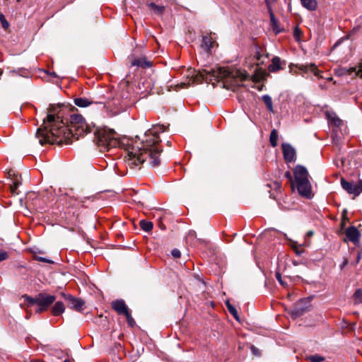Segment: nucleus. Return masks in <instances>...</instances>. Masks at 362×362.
<instances>
[{
	"instance_id": "f257e3e1",
	"label": "nucleus",
	"mask_w": 362,
	"mask_h": 362,
	"mask_svg": "<svg viewBox=\"0 0 362 362\" xmlns=\"http://www.w3.org/2000/svg\"><path fill=\"white\" fill-rule=\"evenodd\" d=\"M160 137H94L93 142L100 151L119 147L128 151L127 164L131 168L139 166L147 159L152 167L160 165L163 149Z\"/></svg>"
},
{
	"instance_id": "f03ea898",
	"label": "nucleus",
	"mask_w": 362,
	"mask_h": 362,
	"mask_svg": "<svg viewBox=\"0 0 362 362\" xmlns=\"http://www.w3.org/2000/svg\"><path fill=\"white\" fill-rule=\"evenodd\" d=\"M42 127L46 133L42 134L40 136H59V134L66 129L65 122L62 119V116L57 110L54 105H49L47 109V115L43 119Z\"/></svg>"
},
{
	"instance_id": "7ed1b4c3",
	"label": "nucleus",
	"mask_w": 362,
	"mask_h": 362,
	"mask_svg": "<svg viewBox=\"0 0 362 362\" xmlns=\"http://www.w3.org/2000/svg\"><path fill=\"white\" fill-rule=\"evenodd\" d=\"M66 129L59 134L65 136H83L92 132V128L87 124L81 115L73 114L70 116L69 122L65 123Z\"/></svg>"
},
{
	"instance_id": "20e7f679",
	"label": "nucleus",
	"mask_w": 362,
	"mask_h": 362,
	"mask_svg": "<svg viewBox=\"0 0 362 362\" xmlns=\"http://www.w3.org/2000/svg\"><path fill=\"white\" fill-rule=\"evenodd\" d=\"M325 116L334 136H344L349 134L346 122L341 119L334 112L327 111L325 112Z\"/></svg>"
},
{
	"instance_id": "39448f33",
	"label": "nucleus",
	"mask_w": 362,
	"mask_h": 362,
	"mask_svg": "<svg viewBox=\"0 0 362 362\" xmlns=\"http://www.w3.org/2000/svg\"><path fill=\"white\" fill-rule=\"evenodd\" d=\"M74 137H35L37 142L41 146L56 145L58 146L71 145Z\"/></svg>"
},
{
	"instance_id": "423d86ee",
	"label": "nucleus",
	"mask_w": 362,
	"mask_h": 362,
	"mask_svg": "<svg viewBox=\"0 0 362 362\" xmlns=\"http://www.w3.org/2000/svg\"><path fill=\"white\" fill-rule=\"evenodd\" d=\"M193 78V83H201L203 81H207L208 80L217 81L219 78L222 77V72L221 69L217 70L211 69L210 71H204V73H199L192 76Z\"/></svg>"
},
{
	"instance_id": "0eeeda50",
	"label": "nucleus",
	"mask_w": 362,
	"mask_h": 362,
	"mask_svg": "<svg viewBox=\"0 0 362 362\" xmlns=\"http://www.w3.org/2000/svg\"><path fill=\"white\" fill-rule=\"evenodd\" d=\"M56 297L53 295H48L40 293L38 294L37 309L36 313H41L47 310V308L54 303Z\"/></svg>"
},
{
	"instance_id": "6e6552de",
	"label": "nucleus",
	"mask_w": 362,
	"mask_h": 362,
	"mask_svg": "<svg viewBox=\"0 0 362 362\" xmlns=\"http://www.w3.org/2000/svg\"><path fill=\"white\" fill-rule=\"evenodd\" d=\"M341 185L344 190L349 194H354L355 197L358 196L362 192V180H360L357 184L354 185L341 178Z\"/></svg>"
},
{
	"instance_id": "1a4fd4ad",
	"label": "nucleus",
	"mask_w": 362,
	"mask_h": 362,
	"mask_svg": "<svg viewBox=\"0 0 362 362\" xmlns=\"http://www.w3.org/2000/svg\"><path fill=\"white\" fill-rule=\"evenodd\" d=\"M296 183L298 192L301 196L306 198L312 197V187L308 179Z\"/></svg>"
},
{
	"instance_id": "9d476101",
	"label": "nucleus",
	"mask_w": 362,
	"mask_h": 362,
	"mask_svg": "<svg viewBox=\"0 0 362 362\" xmlns=\"http://www.w3.org/2000/svg\"><path fill=\"white\" fill-rule=\"evenodd\" d=\"M215 46H218V44L211 33L202 37L201 47L207 54H210Z\"/></svg>"
},
{
	"instance_id": "9b49d317",
	"label": "nucleus",
	"mask_w": 362,
	"mask_h": 362,
	"mask_svg": "<svg viewBox=\"0 0 362 362\" xmlns=\"http://www.w3.org/2000/svg\"><path fill=\"white\" fill-rule=\"evenodd\" d=\"M64 299L69 303L68 306L71 309H74L76 311L81 310L84 301L80 298H76L72 296L70 294H63Z\"/></svg>"
},
{
	"instance_id": "f8f14e48",
	"label": "nucleus",
	"mask_w": 362,
	"mask_h": 362,
	"mask_svg": "<svg viewBox=\"0 0 362 362\" xmlns=\"http://www.w3.org/2000/svg\"><path fill=\"white\" fill-rule=\"evenodd\" d=\"M282 151L284 158L288 163H291L296 159V151L289 144H282Z\"/></svg>"
},
{
	"instance_id": "ddd939ff",
	"label": "nucleus",
	"mask_w": 362,
	"mask_h": 362,
	"mask_svg": "<svg viewBox=\"0 0 362 362\" xmlns=\"http://www.w3.org/2000/svg\"><path fill=\"white\" fill-rule=\"evenodd\" d=\"M345 235L346 238L353 243L357 244L359 242L361 234L355 226H350L346 229Z\"/></svg>"
},
{
	"instance_id": "4468645a",
	"label": "nucleus",
	"mask_w": 362,
	"mask_h": 362,
	"mask_svg": "<svg viewBox=\"0 0 362 362\" xmlns=\"http://www.w3.org/2000/svg\"><path fill=\"white\" fill-rule=\"evenodd\" d=\"M112 308L117 312L119 315H125L129 312L128 307L127 306L124 300H116L111 303Z\"/></svg>"
},
{
	"instance_id": "2eb2a0df",
	"label": "nucleus",
	"mask_w": 362,
	"mask_h": 362,
	"mask_svg": "<svg viewBox=\"0 0 362 362\" xmlns=\"http://www.w3.org/2000/svg\"><path fill=\"white\" fill-rule=\"evenodd\" d=\"M294 177L296 182L308 179V172L302 165H297L294 170Z\"/></svg>"
},
{
	"instance_id": "dca6fc26",
	"label": "nucleus",
	"mask_w": 362,
	"mask_h": 362,
	"mask_svg": "<svg viewBox=\"0 0 362 362\" xmlns=\"http://www.w3.org/2000/svg\"><path fill=\"white\" fill-rule=\"evenodd\" d=\"M168 128V125L164 124H153L151 129H148L144 136H158L160 133L165 132Z\"/></svg>"
},
{
	"instance_id": "f3484780",
	"label": "nucleus",
	"mask_w": 362,
	"mask_h": 362,
	"mask_svg": "<svg viewBox=\"0 0 362 362\" xmlns=\"http://www.w3.org/2000/svg\"><path fill=\"white\" fill-rule=\"evenodd\" d=\"M8 178H10L11 182L10 185V189L13 194H18V187L21 184L20 180L18 179V176H16L14 178H11V176H15V173L13 170H9L8 172Z\"/></svg>"
},
{
	"instance_id": "a211bd4d",
	"label": "nucleus",
	"mask_w": 362,
	"mask_h": 362,
	"mask_svg": "<svg viewBox=\"0 0 362 362\" xmlns=\"http://www.w3.org/2000/svg\"><path fill=\"white\" fill-rule=\"evenodd\" d=\"M152 63L146 59V57L132 58L131 59V66L141 67L144 69L151 67Z\"/></svg>"
},
{
	"instance_id": "6ab92c4d",
	"label": "nucleus",
	"mask_w": 362,
	"mask_h": 362,
	"mask_svg": "<svg viewBox=\"0 0 362 362\" xmlns=\"http://www.w3.org/2000/svg\"><path fill=\"white\" fill-rule=\"evenodd\" d=\"M296 66L299 70L305 73L310 71L313 73L315 76H319V70L315 64H298Z\"/></svg>"
},
{
	"instance_id": "aec40b11",
	"label": "nucleus",
	"mask_w": 362,
	"mask_h": 362,
	"mask_svg": "<svg viewBox=\"0 0 362 362\" xmlns=\"http://www.w3.org/2000/svg\"><path fill=\"white\" fill-rule=\"evenodd\" d=\"M115 134L116 132L114 129H111L107 127H104L100 129L97 128L93 132L94 136H110Z\"/></svg>"
},
{
	"instance_id": "412c9836",
	"label": "nucleus",
	"mask_w": 362,
	"mask_h": 362,
	"mask_svg": "<svg viewBox=\"0 0 362 362\" xmlns=\"http://www.w3.org/2000/svg\"><path fill=\"white\" fill-rule=\"evenodd\" d=\"M269 15H270V22L272 30L275 33V34H279L281 32V29L279 25L278 21L276 19L274 14L272 11L269 8Z\"/></svg>"
},
{
	"instance_id": "4be33fe9",
	"label": "nucleus",
	"mask_w": 362,
	"mask_h": 362,
	"mask_svg": "<svg viewBox=\"0 0 362 362\" xmlns=\"http://www.w3.org/2000/svg\"><path fill=\"white\" fill-rule=\"evenodd\" d=\"M65 306L62 301L55 303L52 308V313L54 316H59L64 312Z\"/></svg>"
},
{
	"instance_id": "5701e85b",
	"label": "nucleus",
	"mask_w": 362,
	"mask_h": 362,
	"mask_svg": "<svg viewBox=\"0 0 362 362\" xmlns=\"http://www.w3.org/2000/svg\"><path fill=\"white\" fill-rule=\"evenodd\" d=\"M147 6L150 11H151L154 14L158 16L162 15L165 10V6L156 5V4L152 2L147 4Z\"/></svg>"
},
{
	"instance_id": "b1692460",
	"label": "nucleus",
	"mask_w": 362,
	"mask_h": 362,
	"mask_svg": "<svg viewBox=\"0 0 362 362\" xmlns=\"http://www.w3.org/2000/svg\"><path fill=\"white\" fill-rule=\"evenodd\" d=\"M281 59L275 57L272 59V64L269 65L268 69L270 72H276L281 69Z\"/></svg>"
},
{
	"instance_id": "393cba45",
	"label": "nucleus",
	"mask_w": 362,
	"mask_h": 362,
	"mask_svg": "<svg viewBox=\"0 0 362 362\" xmlns=\"http://www.w3.org/2000/svg\"><path fill=\"white\" fill-rule=\"evenodd\" d=\"M304 8L309 11H315L317 8V0H300Z\"/></svg>"
},
{
	"instance_id": "a878e982",
	"label": "nucleus",
	"mask_w": 362,
	"mask_h": 362,
	"mask_svg": "<svg viewBox=\"0 0 362 362\" xmlns=\"http://www.w3.org/2000/svg\"><path fill=\"white\" fill-rule=\"evenodd\" d=\"M74 104L79 107H86L93 103V101L85 98H77L74 99Z\"/></svg>"
},
{
	"instance_id": "bb28decb",
	"label": "nucleus",
	"mask_w": 362,
	"mask_h": 362,
	"mask_svg": "<svg viewBox=\"0 0 362 362\" xmlns=\"http://www.w3.org/2000/svg\"><path fill=\"white\" fill-rule=\"evenodd\" d=\"M262 99L270 112H274L272 99L269 95H264Z\"/></svg>"
},
{
	"instance_id": "cd10ccee",
	"label": "nucleus",
	"mask_w": 362,
	"mask_h": 362,
	"mask_svg": "<svg viewBox=\"0 0 362 362\" xmlns=\"http://www.w3.org/2000/svg\"><path fill=\"white\" fill-rule=\"evenodd\" d=\"M352 300L354 304H360L362 303V289L357 288L353 296Z\"/></svg>"
},
{
	"instance_id": "c85d7f7f",
	"label": "nucleus",
	"mask_w": 362,
	"mask_h": 362,
	"mask_svg": "<svg viewBox=\"0 0 362 362\" xmlns=\"http://www.w3.org/2000/svg\"><path fill=\"white\" fill-rule=\"evenodd\" d=\"M140 226L144 231L148 232L153 229V223L151 221H146L145 220H141L140 221Z\"/></svg>"
},
{
	"instance_id": "c756f323",
	"label": "nucleus",
	"mask_w": 362,
	"mask_h": 362,
	"mask_svg": "<svg viewBox=\"0 0 362 362\" xmlns=\"http://www.w3.org/2000/svg\"><path fill=\"white\" fill-rule=\"evenodd\" d=\"M229 313L236 319L238 320V315L236 309L228 302L226 303Z\"/></svg>"
},
{
	"instance_id": "7c9ffc66",
	"label": "nucleus",
	"mask_w": 362,
	"mask_h": 362,
	"mask_svg": "<svg viewBox=\"0 0 362 362\" xmlns=\"http://www.w3.org/2000/svg\"><path fill=\"white\" fill-rule=\"evenodd\" d=\"M23 298H25V301H27L30 305H37L38 295L36 297H35V298H33V297H30L29 296L25 295L23 296Z\"/></svg>"
},
{
	"instance_id": "2f4dec72",
	"label": "nucleus",
	"mask_w": 362,
	"mask_h": 362,
	"mask_svg": "<svg viewBox=\"0 0 362 362\" xmlns=\"http://www.w3.org/2000/svg\"><path fill=\"white\" fill-rule=\"evenodd\" d=\"M235 76L240 78V81H243L248 78L249 75L246 71H238Z\"/></svg>"
},
{
	"instance_id": "473e14b6",
	"label": "nucleus",
	"mask_w": 362,
	"mask_h": 362,
	"mask_svg": "<svg viewBox=\"0 0 362 362\" xmlns=\"http://www.w3.org/2000/svg\"><path fill=\"white\" fill-rule=\"evenodd\" d=\"M308 359L311 362H322L323 361H325V358L318 354L309 356L308 357Z\"/></svg>"
},
{
	"instance_id": "72a5a7b5",
	"label": "nucleus",
	"mask_w": 362,
	"mask_h": 362,
	"mask_svg": "<svg viewBox=\"0 0 362 362\" xmlns=\"http://www.w3.org/2000/svg\"><path fill=\"white\" fill-rule=\"evenodd\" d=\"M0 22L1 23L2 27L6 30L9 27V23L6 19L4 14L0 13Z\"/></svg>"
},
{
	"instance_id": "f704fd0d",
	"label": "nucleus",
	"mask_w": 362,
	"mask_h": 362,
	"mask_svg": "<svg viewBox=\"0 0 362 362\" xmlns=\"http://www.w3.org/2000/svg\"><path fill=\"white\" fill-rule=\"evenodd\" d=\"M124 316L126 317L127 318V322L128 324L131 326V327H134V325H135V321L133 319V317H132L131 315V313L129 312L127 313V314H125Z\"/></svg>"
},
{
	"instance_id": "c9c22d12",
	"label": "nucleus",
	"mask_w": 362,
	"mask_h": 362,
	"mask_svg": "<svg viewBox=\"0 0 362 362\" xmlns=\"http://www.w3.org/2000/svg\"><path fill=\"white\" fill-rule=\"evenodd\" d=\"M302 34V32L300 30V29L298 28V27H296L294 28V30H293V35H294V37L297 40H300V35Z\"/></svg>"
},
{
	"instance_id": "e433bc0d",
	"label": "nucleus",
	"mask_w": 362,
	"mask_h": 362,
	"mask_svg": "<svg viewBox=\"0 0 362 362\" xmlns=\"http://www.w3.org/2000/svg\"><path fill=\"white\" fill-rule=\"evenodd\" d=\"M351 71L356 72L357 76L362 77V63L358 67L351 68Z\"/></svg>"
},
{
	"instance_id": "4c0bfd02",
	"label": "nucleus",
	"mask_w": 362,
	"mask_h": 362,
	"mask_svg": "<svg viewBox=\"0 0 362 362\" xmlns=\"http://www.w3.org/2000/svg\"><path fill=\"white\" fill-rule=\"evenodd\" d=\"M171 255L174 258H179L181 256V252L178 249H173L171 251Z\"/></svg>"
},
{
	"instance_id": "58836bf2",
	"label": "nucleus",
	"mask_w": 362,
	"mask_h": 362,
	"mask_svg": "<svg viewBox=\"0 0 362 362\" xmlns=\"http://www.w3.org/2000/svg\"><path fill=\"white\" fill-rule=\"evenodd\" d=\"M8 257V253L4 250H0V262L6 259Z\"/></svg>"
},
{
	"instance_id": "ea45409f",
	"label": "nucleus",
	"mask_w": 362,
	"mask_h": 362,
	"mask_svg": "<svg viewBox=\"0 0 362 362\" xmlns=\"http://www.w3.org/2000/svg\"><path fill=\"white\" fill-rule=\"evenodd\" d=\"M35 259L39 261V262H47V263H49V264L53 263V262L52 260L47 259H46L45 257H35Z\"/></svg>"
},
{
	"instance_id": "a19ab883",
	"label": "nucleus",
	"mask_w": 362,
	"mask_h": 362,
	"mask_svg": "<svg viewBox=\"0 0 362 362\" xmlns=\"http://www.w3.org/2000/svg\"><path fill=\"white\" fill-rule=\"evenodd\" d=\"M270 143L272 146H276L277 145V139L278 137H269Z\"/></svg>"
},
{
	"instance_id": "79ce46f5",
	"label": "nucleus",
	"mask_w": 362,
	"mask_h": 362,
	"mask_svg": "<svg viewBox=\"0 0 362 362\" xmlns=\"http://www.w3.org/2000/svg\"><path fill=\"white\" fill-rule=\"evenodd\" d=\"M273 187L275 189H280L281 188V184L279 182H273Z\"/></svg>"
},
{
	"instance_id": "37998d69",
	"label": "nucleus",
	"mask_w": 362,
	"mask_h": 362,
	"mask_svg": "<svg viewBox=\"0 0 362 362\" xmlns=\"http://www.w3.org/2000/svg\"><path fill=\"white\" fill-rule=\"evenodd\" d=\"M349 263V261L347 259H344V261L342 262V264L340 265V269H343L344 268L345 266H346Z\"/></svg>"
},
{
	"instance_id": "c03bdc74",
	"label": "nucleus",
	"mask_w": 362,
	"mask_h": 362,
	"mask_svg": "<svg viewBox=\"0 0 362 362\" xmlns=\"http://www.w3.org/2000/svg\"><path fill=\"white\" fill-rule=\"evenodd\" d=\"M276 279H277V280L279 281V282L281 285H284V281H282V279H281V277L280 274L276 273Z\"/></svg>"
},
{
	"instance_id": "a18cd8bd",
	"label": "nucleus",
	"mask_w": 362,
	"mask_h": 362,
	"mask_svg": "<svg viewBox=\"0 0 362 362\" xmlns=\"http://www.w3.org/2000/svg\"><path fill=\"white\" fill-rule=\"evenodd\" d=\"M293 247L294 248L295 251H296V253L298 255H300L303 252V250H298V248H296L294 247V246H293Z\"/></svg>"
},
{
	"instance_id": "49530a36",
	"label": "nucleus",
	"mask_w": 362,
	"mask_h": 362,
	"mask_svg": "<svg viewBox=\"0 0 362 362\" xmlns=\"http://www.w3.org/2000/svg\"><path fill=\"white\" fill-rule=\"evenodd\" d=\"M276 0H265V2L267 4V6L269 8V9L270 8H269V4L272 3V2H274Z\"/></svg>"
},
{
	"instance_id": "de8ad7c7",
	"label": "nucleus",
	"mask_w": 362,
	"mask_h": 362,
	"mask_svg": "<svg viewBox=\"0 0 362 362\" xmlns=\"http://www.w3.org/2000/svg\"><path fill=\"white\" fill-rule=\"evenodd\" d=\"M285 176H286L287 178L291 179V173H290L289 171L286 172V173H285Z\"/></svg>"
},
{
	"instance_id": "09e8293b",
	"label": "nucleus",
	"mask_w": 362,
	"mask_h": 362,
	"mask_svg": "<svg viewBox=\"0 0 362 362\" xmlns=\"http://www.w3.org/2000/svg\"><path fill=\"white\" fill-rule=\"evenodd\" d=\"M276 134H277L276 130L273 129V130L271 132L270 136H277V135H276Z\"/></svg>"
},
{
	"instance_id": "8fccbe9b",
	"label": "nucleus",
	"mask_w": 362,
	"mask_h": 362,
	"mask_svg": "<svg viewBox=\"0 0 362 362\" xmlns=\"http://www.w3.org/2000/svg\"><path fill=\"white\" fill-rule=\"evenodd\" d=\"M256 57H257V59L258 60H259V58H260V53H259V51H257V52H256Z\"/></svg>"
},
{
	"instance_id": "3c124183",
	"label": "nucleus",
	"mask_w": 362,
	"mask_h": 362,
	"mask_svg": "<svg viewBox=\"0 0 362 362\" xmlns=\"http://www.w3.org/2000/svg\"><path fill=\"white\" fill-rule=\"evenodd\" d=\"M313 231H308V232L307 233V235H308V236H311V235H313Z\"/></svg>"
},
{
	"instance_id": "603ef678",
	"label": "nucleus",
	"mask_w": 362,
	"mask_h": 362,
	"mask_svg": "<svg viewBox=\"0 0 362 362\" xmlns=\"http://www.w3.org/2000/svg\"><path fill=\"white\" fill-rule=\"evenodd\" d=\"M50 75L53 77H57V74L54 72L51 73Z\"/></svg>"
},
{
	"instance_id": "864d4df0",
	"label": "nucleus",
	"mask_w": 362,
	"mask_h": 362,
	"mask_svg": "<svg viewBox=\"0 0 362 362\" xmlns=\"http://www.w3.org/2000/svg\"><path fill=\"white\" fill-rule=\"evenodd\" d=\"M360 259H361V255L358 254V257H357V262H358L360 261Z\"/></svg>"
},
{
	"instance_id": "5fc2aeb1",
	"label": "nucleus",
	"mask_w": 362,
	"mask_h": 362,
	"mask_svg": "<svg viewBox=\"0 0 362 362\" xmlns=\"http://www.w3.org/2000/svg\"><path fill=\"white\" fill-rule=\"evenodd\" d=\"M184 86H185V83H181V84H180V87H181V88H183V87H184Z\"/></svg>"
},
{
	"instance_id": "6e6d98bb",
	"label": "nucleus",
	"mask_w": 362,
	"mask_h": 362,
	"mask_svg": "<svg viewBox=\"0 0 362 362\" xmlns=\"http://www.w3.org/2000/svg\"><path fill=\"white\" fill-rule=\"evenodd\" d=\"M339 137H338V136L334 137V141H335V139H339Z\"/></svg>"
},
{
	"instance_id": "4d7b16f0",
	"label": "nucleus",
	"mask_w": 362,
	"mask_h": 362,
	"mask_svg": "<svg viewBox=\"0 0 362 362\" xmlns=\"http://www.w3.org/2000/svg\"><path fill=\"white\" fill-rule=\"evenodd\" d=\"M64 362H70L69 360L66 359L64 361Z\"/></svg>"
},
{
	"instance_id": "13d9d810",
	"label": "nucleus",
	"mask_w": 362,
	"mask_h": 362,
	"mask_svg": "<svg viewBox=\"0 0 362 362\" xmlns=\"http://www.w3.org/2000/svg\"><path fill=\"white\" fill-rule=\"evenodd\" d=\"M293 264H294L295 265H297V262H296V261H294V262H293Z\"/></svg>"
},
{
	"instance_id": "bf43d9fd",
	"label": "nucleus",
	"mask_w": 362,
	"mask_h": 362,
	"mask_svg": "<svg viewBox=\"0 0 362 362\" xmlns=\"http://www.w3.org/2000/svg\"><path fill=\"white\" fill-rule=\"evenodd\" d=\"M3 71L0 70V74H2Z\"/></svg>"
}]
</instances>
